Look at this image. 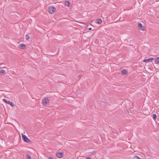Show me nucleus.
Segmentation results:
<instances>
[{"instance_id":"18","label":"nucleus","mask_w":159,"mask_h":159,"mask_svg":"<svg viewBox=\"0 0 159 159\" xmlns=\"http://www.w3.org/2000/svg\"><path fill=\"white\" fill-rule=\"evenodd\" d=\"M26 158L28 159H31V157L30 155L28 154L26 155Z\"/></svg>"},{"instance_id":"3","label":"nucleus","mask_w":159,"mask_h":159,"mask_svg":"<svg viewBox=\"0 0 159 159\" xmlns=\"http://www.w3.org/2000/svg\"><path fill=\"white\" fill-rule=\"evenodd\" d=\"M101 105L103 107H105L107 106L110 105L109 102H107V100H105L104 101L101 102Z\"/></svg>"},{"instance_id":"11","label":"nucleus","mask_w":159,"mask_h":159,"mask_svg":"<svg viewBox=\"0 0 159 159\" xmlns=\"http://www.w3.org/2000/svg\"><path fill=\"white\" fill-rule=\"evenodd\" d=\"M155 61L156 63L159 64V57H157L155 59Z\"/></svg>"},{"instance_id":"1","label":"nucleus","mask_w":159,"mask_h":159,"mask_svg":"<svg viewBox=\"0 0 159 159\" xmlns=\"http://www.w3.org/2000/svg\"><path fill=\"white\" fill-rule=\"evenodd\" d=\"M56 11V8L53 6H51L49 7L48 12L51 14H53Z\"/></svg>"},{"instance_id":"12","label":"nucleus","mask_w":159,"mask_h":159,"mask_svg":"<svg viewBox=\"0 0 159 159\" xmlns=\"http://www.w3.org/2000/svg\"><path fill=\"white\" fill-rule=\"evenodd\" d=\"M102 22V21L101 19H98L97 20V23L98 24H101Z\"/></svg>"},{"instance_id":"7","label":"nucleus","mask_w":159,"mask_h":159,"mask_svg":"<svg viewBox=\"0 0 159 159\" xmlns=\"http://www.w3.org/2000/svg\"><path fill=\"white\" fill-rule=\"evenodd\" d=\"M154 59L155 58L154 57H150L147 59H145L143 60V62H148L150 61L152 62Z\"/></svg>"},{"instance_id":"16","label":"nucleus","mask_w":159,"mask_h":159,"mask_svg":"<svg viewBox=\"0 0 159 159\" xmlns=\"http://www.w3.org/2000/svg\"><path fill=\"white\" fill-rule=\"evenodd\" d=\"M133 159H141V158L137 156H135Z\"/></svg>"},{"instance_id":"14","label":"nucleus","mask_w":159,"mask_h":159,"mask_svg":"<svg viewBox=\"0 0 159 159\" xmlns=\"http://www.w3.org/2000/svg\"><path fill=\"white\" fill-rule=\"evenodd\" d=\"M152 116H153V119L154 120H155L157 119V117L156 114H152Z\"/></svg>"},{"instance_id":"8","label":"nucleus","mask_w":159,"mask_h":159,"mask_svg":"<svg viewBox=\"0 0 159 159\" xmlns=\"http://www.w3.org/2000/svg\"><path fill=\"white\" fill-rule=\"evenodd\" d=\"M138 26L140 30H144L145 27L141 23H138Z\"/></svg>"},{"instance_id":"4","label":"nucleus","mask_w":159,"mask_h":159,"mask_svg":"<svg viewBox=\"0 0 159 159\" xmlns=\"http://www.w3.org/2000/svg\"><path fill=\"white\" fill-rule=\"evenodd\" d=\"M22 139L25 142L29 143L31 141L25 135L22 134Z\"/></svg>"},{"instance_id":"5","label":"nucleus","mask_w":159,"mask_h":159,"mask_svg":"<svg viewBox=\"0 0 159 159\" xmlns=\"http://www.w3.org/2000/svg\"><path fill=\"white\" fill-rule=\"evenodd\" d=\"M49 102V99L47 98L46 97L43 99L42 103L44 105H46Z\"/></svg>"},{"instance_id":"2","label":"nucleus","mask_w":159,"mask_h":159,"mask_svg":"<svg viewBox=\"0 0 159 159\" xmlns=\"http://www.w3.org/2000/svg\"><path fill=\"white\" fill-rule=\"evenodd\" d=\"M3 101L5 102L8 104H10L12 107H15V105L14 104V103L10 101L7 100L5 98L3 99Z\"/></svg>"},{"instance_id":"21","label":"nucleus","mask_w":159,"mask_h":159,"mask_svg":"<svg viewBox=\"0 0 159 159\" xmlns=\"http://www.w3.org/2000/svg\"><path fill=\"white\" fill-rule=\"evenodd\" d=\"M92 28H88V29H89V30H92Z\"/></svg>"},{"instance_id":"19","label":"nucleus","mask_w":159,"mask_h":159,"mask_svg":"<svg viewBox=\"0 0 159 159\" xmlns=\"http://www.w3.org/2000/svg\"><path fill=\"white\" fill-rule=\"evenodd\" d=\"M48 159H54L52 157H49Z\"/></svg>"},{"instance_id":"15","label":"nucleus","mask_w":159,"mask_h":159,"mask_svg":"<svg viewBox=\"0 0 159 159\" xmlns=\"http://www.w3.org/2000/svg\"><path fill=\"white\" fill-rule=\"evenodd\" d=\"M30 35L29 34H27L25 36V39L26 40H28L30 38Z\"/></svg>"},{"instance_id":"20","label":"nucleus","mask_w":159,"mask_h":159,"mask_svg":"<svg viewBox=\"0 0 159 159\" xmlns=\"http://www.w3.org/2000/svg\"><path fill=\"white\" fill-rule=\"evenodd\" d=\"M86 159H91V158L89 157H88L86 158Z\"/></svg>"},{"instance_id":"10","label":"nucleus","mask_w":159,"mask_h":159,"mask_svg":"<svg viewBox=\"0 0 159 159\" xmlns=\"http://www.w3.org/2000/svg\"><path fill=\"white\" fill-rule=\"evenodd\" d=\"M121 74L122 75H123V74H126V75L128 73L127 70L125 69H124L123 70H121Z\"/></svg>"},{"instance_id":"13","label":"nucleus","mask_w":159,"mask_h":159,"mask_svg":"<svg viewBox=\"0 0 159 159\" xmlns=\"http://www.w3.org/2000/svg\"><path fill=\"white\" fill-rule=\"evenodd\" d=\"M65 5L69 7L70 4V2L68 1H66L65 2Z\"/></svg>"},{"instance_id":"6","label":"nucleus","mask_w":159,"mask_h":159,"mask_svg":"<svg viewBox=\"0 0 159 159\" xmlns=\"http://www.w3.org/2000/svg\"><path fill=\"white\" fill-rule=\"evenodd\" d=\"M56 157L58 158H62L64 156L63 152H59L56 153Z\"/></svg>"},{"instance_id":"9","label":"nucleus","mask_w":159,"mask_h":159,"mask_svg":"<svg viewBox=\"0 0 159 159\" xmlns=\"http://www.w3.org/2000/svg\"><path fill=\"white\" fill-rule=\"evenodd\" d=\"M26 47V45L24 43H21L19 47V48L21 49H24Z\"/></svg>"},{"instance_id":"17","label":"nucleus","mask_w":159,"mask_h":159,"mask_svg":"<svg viewBox=\"0 0 159 159\" xmlns=\"http://www.w3.org/2000/svg\"><path fill=\"white\" fill-rule=\"evenodd\" d=\"M5 71L3 69H2L1 70H0V74L4 73H5Z\"/></svg>"}]
</instances>
